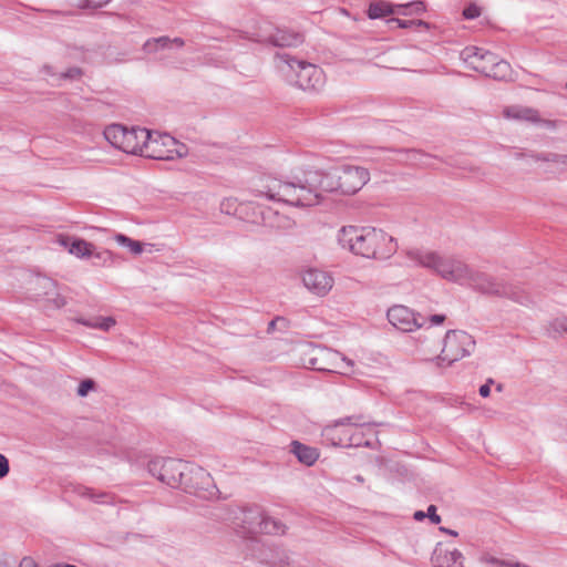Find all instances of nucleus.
Masks as SVG:
<instances>
[{
	"mask_svg": "<svg viewBox=\"0 0 567 567\" xmlns=\"http://www.w3.org/2000/svg\"><path fill=\"white\" fill-rule=\"evenodd\" d=\"M425 514H426V517H429V519L431 520V523H433V524L441 523V516L436 514V506L430 505L427 507V512Z\"/></svg>",
	"mask_w": 567,
	"mask_h": 567,
	"instance_id": "a19ab883",
	"label": "nucleus"
},
{
	"mask_svg": "<svg viewBox=\"0 0 567 567\" xmlns=\"http://www.w3.org/2000/svg\"><path fill=\"white\" fill-rule=\"evenodd\" d=\"M386 23L391 27L392 24H395L399 28L408 29L412 27H423L429 28V23L423 20H402L399 18H391L386 21Z\"/></svg>",
	"mask_w": 567,
	"mask_h": 567,
	"instance_id": "c756f323",
	"label": "nucleus"
},
{
	"mask_svg": "<svg viewBox=\"0 0 567 567\" xmlns=\"http://www.w3.org/2000/svg\"><path fill=\"white\" fill-rule=\"evenodd\" d=\"M85 495H87L90 498L94 499L97 503H104V501H100L99 498L107 497L106 494H94L93 491L86 488Z\"/></svg>",
	"mask_w": 567,
	"mask_h": 567,
	"instance_id": "de8ad7c7",
	"label": "nucleus"
},
{
	"mask_svg": "<svg viewBox=\"0 0 567 567\" xmlns=\"http://www.w3.org/2000/svg\"><path fill=\"white\" fill-rule=\"evenodd\" d=\"M189 463L176 458H155L148 465V472L162 483L181 488Z\"/></svg>",
	"mask_w": 567,
	"mask_h": 567,
	"instance_id": "6e6552de",
	"label": "nucleus"
},
{
	"mask_svg": "<svg viewBox=\"0 0 567 567\" xmlns=\"http://www.w3.org/2000/svg\"><path fill=\"white\" fill-rule=\"evenodd\" d=\"M303 41L302 35L296 32H290L284 29H277L272 34H270L267 39V42L272 44L274 47H297L301 44Z\"/></svg>",
	"mask_w": 567,
	"mask_h": 567,
	"instance_id": "aec40b11",
	"label": "nucleus"
},
{
	"mask_svg": "<svg viewBox=\"0 0 567 567\" xmlns=\"http://www.w3.org/2000/svg\"><path fill=\"white\" fill-rule=\"evenodd\" d=\"M466 19H475L481 16V9L476 4H470L463 11Z\"/></svg>",
	"mask_w": 567,
	"mask_h": 567,
	"instance_id": "e433bc0d",
	"label": "nucleus"
},
{
	"mask_svg": "<svg viewBox=\"0 0 567 567\" xmlns=\"http://www.w3.org/2000/svg\"><path fill=\"white\" fill-rule=\"evenodd\" d=\"M51 567H76V566L70 565V564H55V565H53Z\"/></svg>",
	"mask_w": 567,
	"mask_h": 567,
	"instance_id": "4d7b16f0",
	"label": "nucleus"
},
{
	"mask_svg": "<svg viewBox=\"0 0 567 567\" xmlns=\"http://www.w3.org/2000/svg\"><path fill=\"white\" fill-rule=\"evenodd\" d=\"M82 75V70L78 66H73L68 69L65 72L61 73L59 75V79H70V80H76L80 79Z\"/></svg>",
	"mask_w": 567,
	"mask_h": 567,
	"instance_id": "f704fd0d",
	"label": "nucleus"
},
{
	"mask_svg": "<svg viewBox=\"0 0 567 567\" xmlns=\"http://www.w3.org/2000/svg\"><path fill=\"white\" fill-rule=\"evenodd\" d=\"M299 278L307 291L320 298L328 296L334 286L332 272L315 266L302 267Z\"/></svg>",
	"mask_w": 567,
	"mask_h": 567,
	"instance_id": "9d476101",
	"label": "nucleus"
},
{
	"mask_svg": "<svg viewBox=\"0 0 567 567\" xmlns=\"http://www.w3.org/2000/svg\"><path fill=\"white\" fill-rule=\"evenodd\" d=\"M19 567H38L37 564L34 563V560L30 557H24Z\"/></svg>",
	"mask_w": 567,
	"mask_h": 567,
	"instance_id": "09e8293b",
	"label": "nucleus"
},
{
	"mask_svg": "<svg viewBox=\"0 0 567 567\" xmlns=\"http://www.w3.org/2000/svg\"><path fill=\"white\" fill-rule=\"evenodd\" d=\"M483 74L495 80H506L511 75V65L495 55V60L488 64Z\"/></svg>",
	"mask_w": 567,
	"mask_h": 567,
	"instance_id": "5701e85b",
	"label": "nucleus"
},
{
	"mask_svg": "<svg viewBox=\"0 0 567 567\" xmlns=\"http://www.w3.org/2000/svg\"><path fill=\"white\" fill-rule=\"evenodd\" d=\"M503 116L508 120L537 123L540 116L537 110L523 105H511L503 110Z\"/></svg>",
	"mask_w": 567,
	"mask_h": 567,
	"instance_id": "6ab92c4d",
	"label": "nucleus"
},
{
	"mask_svg": "<svg viewBox=\"0 0 567 567\" xmlns=\"http://www.w3.org/2000/svg\"><path fill=\"white\" fill-rule=\"evenodd\" d=\"M48 301L51 302V305L56 309H60L66 305L65 298L59 293H55L53 298H48Z\"/></svg>",
	"mask_w": 567,
	"mask_h": 567,
	"instance_id": "ea45409f",
	"label": "nucleus"
},
{
	"mask_svg": "<svg viewBox=\"0 0 567 567\" xmlns=\"http://www.w3.org/2000/svg\"><path fill=\"white\" fill-rule=\"evenodd\" d=\"M389 322L400 331L411 332L423 327L424 319L420 321V317L405 306H393L388 310Z\"/></svg>",
	"mask_w": 567,
	"mask_h": 567,
	"instance_id": "ddd939ff",
	"label": "nucleus"
},
{
	"mask_svg": "<svg viewBox=\"0 0 567 567\" xmlns=\"http://www.w3.org/2000/svg\"><path fill=\"white\" fill-rule=\"evenodd\" d=\"M549 330L556 333L567 332V317L556 318L550 321Z\"/></svg>",
	"mask_w": 567,
	"mask_h": 567,
	"instance_id": "2f4dec72",
	"label": "nucleus"
},
{
	"mask_svg": "<svg viewBox=\"0 0 567 567\" xmlns=\"http://www.w3.org/2000/svg\"><path fill=\"white\" fill-rule=\"evenodd\" d=\"M37 284L39 287L47 290L45 296H49L50 295L49 291H54V289H55V282L50 278H45V277L38 278Z\"/></svg>",
	"mask_w": 567,
	"mask_h": 567,
	"instance_id": "c9c22d12",
	"label": "nucleus"
},
{
	"mask_svg": "<svg viewBox=\"0 0 567 567\" xmlns=\"http://www.w3.org/2000/svg\"><path fill=\"white\" fill-rule=\"evenodd\" d=\"M92 257L97 260L95 265H106L112 259V252L110 250L95 251L94 249Z\"/></svg>",
	"mask_w": 567,
	"mask_h": 567,
	"instance_id": "473e14b6",
	"label": "nucleus"
},
{
	"mask_svg": "<svg viewBox=\"0 0 567 567\" xmlns=\"http://www.w3.org/2000/svg\"><path fill=\"white\" fill-rule=\"evenodd\" d=\"M9 473V461L8 458L0 454V478L7 476Z\"/></svg>",
	"mask_w": 567,
	"mask_h": 567,
	"instance_id": "79ce46f5",
	"label": "nucleus"
},
{
	"mask_svg": "<svg viewBox=\"0 0 567 567\" xmlns=\"http://www.w3.org/2000/svg\"><path fill=\"white\" fill-rule=\"evenodd\" d=\"M276 59L296 72V84L303 91L319 90L323 84V72L315 64L299 61L286 53H277Z\"/></svg>",
	"mask_w": 567,
	"mask_h": 567,
	"instance_id": "0eeeda50",
	"label": "nucleus"
},
{
	"mask_svg": "<svg viewBox=\"0 0 567 567\" xmlns=\"http://www.w3.org/2000/svg\"><path fill=\"white\" fill-rule=\"evenodd\" d=\"M425 517H426V514H425L424 512H422V511H416V512L414 513V515H413V518H414L415 520H419V522H420V520H423Z\"/></svg>",
	"mask_w": 567,
	"mask_h": 567,
	"instance_id": "3c124183",
	"label": "nucleus"
},
{
	"mask_svg": "<svg viewBox=\"0 0 567 567\" xmlns=\"http://www.w3.org/2000/svg\"><path fill=\"white\" fill-rule=\"evenodd\" d=\"M104 136L111 145L127 154H142L144 143L148 138V130L142 127L127 130L123 125L112 124L105 128Z\"/></svg>",
	"mask_w": 567,
	"mask_h": 567,
	"instance_id": "39448f33",
	"label": "nucleus"
},
{
	"mask_svg": "<svg viewBox=\"0 0 567 567\" xmlns=\"http://www.w3.org/2000/svg\"><path fill=\"white\" fill-rule=\"evenodd\" d=\"M187 154V147L168 134L151 133L144 143L142 154L157 161H173Z\"/></svg>",
	"mask_w": 567,
	"mask_h": 567,
	"instance_id": "20e7f679",
	"label": "nucleus"
},
{
	"mask_svg": "<svg viewBox=\"0 0 567 567\" xmlns=\"http://www.w3.org/2000/svg\"><path fill=\"white\" fill-rule=\"evenodd\" d=\"M337 240L341 248L368 259L386 260L398 251V241L393 236L370 226H342Z\"/></svg>",
	"mask_w": 567,
	"mask_h": 567,
	"instance_id": "f03ea898",
	"label": "nucleus"
},
{
	"mask_svg": "<svg viewBox=\"0 0 567 567\" xmlns=\"http://www.w3.org/2000/svg\"><path fill=\"white\" fill-rule=\"evenodd\" d=\"M256 223H261L264 226L278 229V230H289L295 226V220L290 217L279 214L271 208H267L260 212V219H256Z\"/></svg>",
	"mask_w": 567,
	"mask_h": 567,
	"instance_id": "dca6fc26",
	"label": "nucleus"
},
{
	"mask_svg": "<svg viewBox=\"0 0 567 567\" xmlns=\"http://www.w3.org/2000/svg\"><path fill=\"white\" fill-rule=\"evenodd\" d=\"M499 560L498 558L494 557V556H491V555H484L481 557V561L482 563H485L487 565H491L493 567H496L498 564H499Z\"/></svg>",
	"mask_w": 567,
	"mask_h": 567,
	"instance_id": "c03bdc74",
	"label": "nucleus"
},
{
	"mask_svg": "<svg viewBox=\"0 0 567 567\" xmlns=\"http://www.w3.org/2000/svg\"><path fill=\"white\" fill-rule=\"evenodd\" d=\"M425 11V6L422 1H412L405 4H398L396 13L402 16L421 14Z\"/></svg>",
	"mask_w": 567,
	"mask_h": 567,
	"instance_id": "c85d7f7f",
	"label": "nucleus"
},
{
	"mask_svg": "<svg viewBox=\"0 0 567 567\" xmlns=\"http://www.w3.org/2000/svg\"><path fill=\"white\" fill-rule=\"evenodd\" d=\"M56 241L60 246L68 249L71 255L85 259L93 256L95 246L84 239L59 235Z\"/></svg>",
	"mask_w": 567,
	"mask_h": 567,
	"instance_id": "2eb2a0df",
	"label": "nucleus"
},
{
	"mask_svg": "<svg viewBox=\"0 0 567 567\" xmlns=\"http://www.w3.org/2000/svg\"><path fill=\"white\" fill-rule=\"evenodd\" d=\"M235 199L233 198H225L221 203H220V210L223 213H226V214H230L231 210L235 209Z\"/></svg>",
	"mask_w": 567,
	"mask_h": 567,
	"instance_id": "4c0bfd02",
	"label": "nucleus"
},
{
	"mask_svg": "<svg viewBox=\"0 0 567 567\" xmlns=\"http://www.w3.org/2000/svg\"><path fill=\"white\" fill-rule=\"evenodd\" d=\"M43 72L48 75H54V73L52 72V68L49 65L43 66Z\"/></svg>",
	"mask_w": 567,
	"mask_h": 567,
	"instance_id": "5fc2aeb1",
	"label": "nucleus"
},
{
	"mask_svg": "<svg viewBox=\"0 0 567 567\" xmlns=\"http://www.w3.org/2000/svg\"><path fill=\"white\" fill-rule=\"evenodd\" d=\"M474 338L463 330H449L443 340L439 361L447 365L470 355L475 349Z\"/></svg>",
	"mask_w": 567,
	"mask_h": 567,
	"instance_id": "423d86ee",
	"label": "nucleus"
},
{
	"mask_svg": "<svg viewBox=\"0 0 567 567\" xmlns=\"http://www.w3.org/2000/svg\"><path fill=\"white\" fill-rule=\"evenodd\" d=\"M433 270L446 280L461 284H464L471 274V268L465 262L458 259L443 258L440 255Z\"/></svg>",
	"mask_w": 567,
	"mask_h": 567,
	"instance_id": "f8f14e48",
	"label": "nucleus"
},
{
	"mask_svg": "<svg viewBox=\"0 0 567 567\" xmlns=\"http://www.w3.org/2000/svg\"><path fill=\"white\" fill-rule=\"evenodd\" d=\"M173 44L182 48L184 45V40L182 38L169 39L168 37H159L155 39L147 40L143 49L146 53H155L159 50H164L171 48Z\"/></svg>",
	"mask_w": 567,
	"mask_h": 567,
	"instance_id": "4be33fe9",
	"label": "nucleus"
},
{
	"mask_svg": "<svg viewBox=\"0 0 567 567\" xmlns=\"http://www.w3.org/2000/svg\"><path fill=\"white\" fill-rule=\"evenodd\" d=\"M181 488L202 498H212L218 492L210 474L203 467L190 463Z\"/></svg>",
	"mask_w": 567,
	"mask_h": 567,
	"instance_id": "1a4fd4ad",
	"label": "nucleus"
},
{
	"mask_svg": "<svg viewBox=\"0 0 567 567\" xmlns=\"http://www.w3.org/2000/svg\"><path fill=\"white\" fill-rule=\"evenodd\" d=\"M464 282L470 284L484 293L505 296L526 306L532 302L530 297L518 287L504 284L487 274L475 271L472 268L470 276L466 277Z\"/></svg>",
	"mask_w": 567,
	"mask_h": 567,
	"instance_id": "7ed1b4c3",
	"label": "nucleus"
},
{
	"mask_svg": "<svg viewBox=\"0 0 567 567\" xmlns=\"http://www.w3.org/2000/svg\"><path fill=\"white\" fill-rule=\"evenodd\" d=\"M365 422L362 421V416H347L337 422V425L363 426Z\"/></svg>",
	"mask_w": 567,
	"mask_h": 567,
	"instance_id": "72a5a7b5",
	"label": "nucleus"
},
{
	"mask_svg": "<svg viewBox=\"0 0 567 567\" xmlns=\"http://www.w3.org/2000/svg\"><path fill=\"white\" fill-rule=\"evenodd\" d=\"M114 239L118 245L126 247L134 255H140L143 251V244L141 241L134 240L123 234L115 235Z\"/></svg>",
	"mask_w": 567,
	"mask_h": 567,
	"instance_id": "cd10ccee",
	"label": "nucleus"
},
{
	"mask_svg": "<svg viewBox=\"0 0 567 567\" xmlns=\"http://www.w3.org/2000/svg\"><path fill=\"white\" fill-rule=\"evenodd\" d=\"M400 155L402 156L401 162L412 165H427L425 159L430 158L429 155L417 150L401 151Z\"/></svg>",
	"mask_w": 567,
	"mask_h": 567,
	"instance_id": "bb28decb",
	"label": "nucleus"
},
{
	"mask_svg": "<svg viewBox=\"0 0 567 567\" xmlns=\"http://www.w3.org/2000/svg\"><path fill=\"white\" fill-rule=\"evenodd\" d=\"M259 530L265 534L282 535L286 533V526L274 517L260 515Z\"/></svg>",
	"mask_w": 567,
	"mask_h": 567,
	"instance_id": "393cba45",
	"label": "nucleus"
},
{
	"mask_svg": "<svg viewBox=\"0 0 567 567\" xmlns=\"http://www.w3.org/2000/svg\"><path fill=\"white\" fill-rule=\"evenodd\" d=\"M398 4L394 6L389 1L377 0L370 3L368 16L370 19H379L385 16L396 13Z\"/></svg>",
	"mask_w": 567,
	"mask_h": 567,
	"instance_id": "b1692460",
	"label": "nucleus"
},
{
	"mask_svg": "<svg viewBox=\"0 0 567 567\" xmlns=\"http://www.w3.org/2000/svg\"><path fill=\"white\" fill-rule=\"evenodd\" d=\"M440 530L445 533V534H449L451 536H454V537H456L458 535L456 530H453V529H450V528H446V527H440Z\"/></svg>",
	"mask_w": 567,
	"mask_h": 567,
	"instance_id": "864d4df0",
	"label": "nucleus"
},
{
	"mask_svg": "<svg viewBox=\"0 0 567 567\" xmlns=\"http://www.w3.org/2000/svg\"><path fill=\"white\" fill-rule=\"evenodd\" d=\"M279 321H284V319H281V318H277V319H275V320H271V321L269 322V324H268V332H270V331L275 330V327H276L277 322H279Z\"/></svg>",
	"mask_w": 567,
	"mask_h": 567,
	"instance_id": "603ef678",
	"label": "nucleus"
},
{
	"mask_svg": "<svg viewBox=\"0 0 567 567\" xmlns=\"http://www.w3.org/2000/svg\"><path fill=\"white\" fill-rule=\"evenodd\" d=\"M403 255L416 266L432 269L437 261L439 254L429 249L423 248H408L404 249Z\"/></svg>",
	"mask_w": 567,
	"mask_h": 567,
	"instance_id": "f3484780",
	"label": "nucleus"
},
{
	"mask_svg": "<svg viewBox=\"0 0 567 567\" xmlns=\"http://www.w3.org/2000/svg\"><path fill=\"white\" fill-rule=\"evenodd\" d=\"M461 59L474 71L484 73L495 54L476 47H467L461 52Z\"/></svg>",
	"mask_w": 567,
	"mask_h": 567,
	"instance_id": "4468645a",
	"label": "nucleus"
},
{
	"mask_svg": "<svg viewBox=\"0 0 567 567\" xmlns=\"http://www.w3.org/2000/svg\"><path fill=\"white\" fill-rule=\"evenodd\" d=\"M451 567H464L463 559L456 560Z\"/></svg>",
	"mask_w": 567,
	"mask_h": 567,
	"instance_id": "6e6d98bb",
	"label": "nucleus"
},
{
	"mask_svg": "<svg viewBox=\"0 0 567 567\" xmlns=\"http://www.w3.org/2000/svg\"><path fill=\"white\" fill-rule=\"evenodd\" d=\"M96 386L94 380L92 379H85L80 382L76 394L81 398H84L89 394L90 391L94 390Z\"/></svg>",
	"mask_w": 567,
	"mask_h": 567,
	"instance_id": "7c9ffc66",
	"label": "nucleus"
},
{
	"mask_svg": "<svg viewBox=\"0 0 567 567\" xmlns=\"http://www.w3.org/2000/svg\"><path fill=\"white\" fill-rule=\"evenodd\" d=\"M310 363L313 370L347 374L351 371L353 362L342 357L338 351L330 349H318L311 358Z\"/></svg>",
	"mask_w": 567,
	"mask_h": 567,
	"instance_id": "9b49d317",
	"label": "nucleus"
},
{
	"mask_svg": "<svg viewBox=\"0 0 567 567\" xmlns=\"http://www.w3.org/2000/svg\"><path fill=\"white\" fill-rule=\"evenodd\" d=\"M78 322L92 329H100L103 331H109L116 324V321L113 317H94L91 319H78Z\"/></svg>",
	"mask_w": 567,
	"mask_h": 567,
	"instance_id": "a878e982",
	"label": "nucleus"
},
{
	"mask_svg": "<svg viewBox=\"0 0 567 567\" xmlns=\"http://www.w3.org/2000/svg\"><path fill=\"white\" fill-rule=\"evenodd\" d=\"M460 559H463V555L460 550L449 549L442 544L435 546L431 557L433 567H451Z\"/></svg>",
	"mask_w": 567,
	"mask_h": 567,
	"instance_id": "a211bd4d",
	"label": "nucleus"
},
{
	"mask_svg": "<svg viewBox=\"0 0 567 567\" xmlns=\"http://www.w3.org/2000/svg\"><path fill=\"white\" fill-rule=\"evenodd\" d=\"M493 383V380L489 379L487 381V383L483 384L480 386V394L483 396V398H487L491 393V386L489 384Z\"/></svg>",
	"mask_w": 567,
	"mask_h": 567,
	"instance_id": "49530a36",
	"label": "nucleus"
},
{
	"mask_svg": "<svg viewBox=\"0 0 567 567\" xmlns=\"http://www.w3.org/2000/svg\"><path fill=\"white\" fill-rule=\"evenodd\" d=\"M554 155H555V154H553V153H548V154H533V155H532V158H533V159H535V161H544V162H546V161L544 159V157H550V158H553V156H554Z\"/></svg>",
	"mask_w": 567,
	"mask_h": 567,
	"instance_id": "8fccbe9b",
	"label": "nucleus"
},
{
	"mask_svg": "<svg viewBox=\"0 0 567 567\" xmlns=\"http://www.w3.org/2000/svg\"><path fill=\"white\" fill-rule=\"evenodd\" d=\"M545 161H551L554 163L567 166V155H554L553 158L544 157Z\"/></svg>",
	"mask_w": 567,
	"mask_h": 567,
	"instance_id": "37998d69",
	"label": "nucleus"
},
{
	"mask_svg": "<svg viewBox=\"0 0 567 567\" xmlns=\"http://www.w3.org/2000/svg\"><path fill=\"white\" fill-rule=\"evenodd\" d=\"M291 453L296 455L298 461L307 466H311L319 457L317 449L307 446L298 441L291 443Z\"/></svg>",
	"mask_w": 567,
	"mask_h": 567,
	"instance_id": "412c9836",
	"label": "nucleus"
},
{
	"mask_svg": "<svg viewBox=\"0 0 567 567\" xmlns=\"http://www.w3.org/2000/svg\"><path fill=\"white\" fill-rule=\"evenodd\" d=\"M446 317L444 315H433L429 318V322L431 326H439L445 321Z\"/></svg>",
	"mask_w": 567,
	"mask_h": 567,
	"instance_id": "a18cd8bd",
	"label": "nucleus"
},
{
	"mask_svg": "<svg viewBox=\"0 0 567 567\" xmlns=\"http://www.w3.org/2000/svg\"><path fill=\"white\" fill-rule=\"evenodd\" d=\"M370 179V173L361 166L344 165L327 172L308 168L292 181L284 182L270 175L259 177L252 187L256 196H265L296 207L318 205L321 193H338L353 195Z\"/></svg>",
	"mask_w": 567,
	"mask_h": 567,
	"instance_id": "f257e3e1",
	"label": "nucleus"
},
{
	"mask_svg": "<svg viewBox=\"0 0 567 567\" xmlns=\"http://www.w3.org/2000/svg\"><path fill=\"white\" fill-rule=\"evenodd\" d=\"M82 7L97 8L106 4L110 0H78Z\"/></svg>",
	"mask_w": 567,
	"mask_h": 567,
	"instance_id": "58836bf2",
	"label": "nucleus"
}]
</instances>
